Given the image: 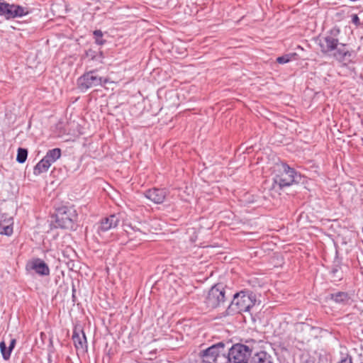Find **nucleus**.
<instances>
[{
    "label": "nucleus",
    "instance_id": "nucleus-1",
    "mask_svg": "<svg viewBox=\"0 0 363 363\" xmlns=\"http://www.w3.org/2000/svg\"><path fill=\"white\" fill-rule=\"evenodd\" d=\"M50 226L55 228L75 230L77 227L78 213L74 206L66 205L59 199L50 202Z\"/></svg>",
    "mask_w": 363,
    "mask_h": 363
},
{
    "label": "nucleus",
    "instance_id": "nucleus-2",
    "mask_svg": "<svg viewBox=\"0 0 363 363\" xmlns=\"http://www.w3.org/2000/svg\"><path fill=\"white\" fill-rule=\"evenodd\" d=\"M340 30L337 27L331 28L325 36L319 38L318 45L320 51L328 55L334 51L333 57L340 62L351 61L354 52L347 48V45L339 42Z\"/></svg>",
    "mask_w": 363,
    "mask_h": 363
},
{
    "label": "nucleus",
    "instance_id": "nucleus-3",
    "mask_svg": "<svg viewBox=\"0 0 363 363\" xmlns=\"http://www.w3.org/2000/svg\"><path fill=\"white\" fill-rule=\"evenodd\" d=\"M256 303V295L250 290L240 291L233 295V300L226 309V314L233 315L237 313L250 312Z\"/></svg>",
    "mask_w": 363,
    "mask_h": 363
},
{
    "label": "nucleus",
    "instance_id": "nucleus-4",
    "mask_svg": "<svg viewBox=\"0 0 363 363\" xmlns=\"http://www.w3.org/2000/svg\"><path fill=\"white\" fill-rule=\"evenodd\" d=\"M229 342L220 341L201 350V363H226Z\"/></svg>",
    "mask_w": 363,
    "mask_h": 363
},
{
    "label": "nucleus",
    "instance_id": "nucleus-5",
    "mask_svg": "<svg viewBox=\"0 0 363 363\" xmlns=\"http://www.w3.org/2000/svg\"><path fill=\"white\" fill-rule=\"evenodd\" d=\"M226 363H250L252 357L253 347L245 344L237 343L228 346Z\"/></svg>",
    "mask_w": 363,
    "mask_h": 363
},
{
    "label": "nucleus",
    "instance_id": "nucleus-6",
    "mask_svg": "<svg viewBox=\"0 0 363 363\" xmlns=\"http://www.w3.org/2000/svg\"><path fill=\"white\" fill-rule=\"evenodd\" d=\"M298 178H300V174L287 164H284L282 172L277 174L273 179L272 188L276 189L278 186L279 189H282L284 187L290 186L293 184L298 182Z\"/></svg>",
    "mask_w": 363,
    "mask_h": 363
},
{
    "label": "nucleus",
    "instance_id": "nucleus-7",
    "mask_svg": "<svg viewBox=\"0 0 363 363\" xmlns=\"http://www.w3.org/2000/svg\"><path fill=\"white\" fill-rule=\"evenodd\" d=\"M226 299L225 288L221 284H217L210 289L204 303L208 308L214 309L223 305Z\"/></svg>",
    "mask_w": 363,
    "mask_h": 363
},
{
    "label": "nucleus",
    "instance_id": "nucleus-8",
    "mask_svg": "<svg viewBox=\"0 0 363 363\" xmlns=\"http://www.w3.org/2000/svg\"><path fill=\"white\" fill-rule=\"evenodd\" d=\"M107 82V79L96 74V69L85 72L77 79L78 88L82 91H86L93 86L102 85Z\"/></svg>",
    "mask_w": 363,
    "mask_h": 363
},
{
    "label": "nucleus",
    "instance_id": "nucleus-9",
    "mask_svg": "<svg viewBox=\"0 0 363 363\" xmlns=\"http://www.w3.org/2000/svg\"><path fill=\"white\" fill-rule=\"evenodd\" d=\"M27 13L26 8L21 6L0 2V16H4L8 19L22 17Z\"/></svg>",
    "mask_w": 363,
    "mask_h": 363
},
{
    "label": "nucleus",
    "instance_id": "nucleus-10",
    "mask_svg": "<svg viewBox=\"0 0 363 363\" xmlns=\"http://www.w3.org/2000/svg\"><path fill=\"white\" fill-rule=\"evenodd\" d=\"M75 125L74 121L60 120L55 125L50 127L51 136L60 138L65 135H74L72 128Z\"/></svg>",
    "mask_w": 363,
    "mask_h": 363
},
{
    "label": "nucleus",
    "instance_id": "nucleus-11",
    "mask_svg": "<svg viewBox=\"0 0 363 363\" xmlns=\"http://www.w3.org/2000/svg\"><path fill=\"white\" fill-rule=\"evenodd\" d=\"M104 59V52L99 49L93 48L85 50L84 53L81 56V60L88 63L103 64Z\"/></svg>",
    "mask_w": 363,
    "mask_h": 363
},
{
    "label": "nucleus",
    "instance_id": "nucleus-12",
    "mask_svg": "<svg viewBox=\"0 0 363 363\" xmlns=\"http://www.w3.org/2000/svg\"><path fill=\"white\" fill-rule=\"evenodd\" d=\"M72 339L77 352L84 353L87 351L86 337L82 329L75 328L73 330Z\"/></svg>",
    "mask_w": 363,
    "mask_h": 363
},
{
    "label": "nucleus",
    "instance_id": "nucleus-13",
    "mask_svg": "<svg viewBox=\"0 0 363 363\" xmlns=\"http://www.w3.org/2000/svg\"><path fill=\"white\" fill-rule=\"evenodd\" d=\"M120 220V214H111L109 216L102 218L98 228L99 233L106 232L112 228H116Z\"/></svg>",
    "mask_w": 363,
    "mask_h": 363
},
{
    "label": "nucleus",
    "instance_id": "nucleus-14",
    "mask_svg": "<svg viewBox=\"0 0 363 363\" xmlns=\"http://www.w3.org/2000/svg\"><path fill=\"white\" fill-rule=\"evenodd\" d=\"M144 195L155 203L160 204L164 202L167 195V191L166 189L152 188L146 190Z\"/></svg>",
    "mask_w": 363,
    "mask_h": 363
},
{
    "label": "nucleus",
    "instance_id": "nucleus-15",
    "mask_svg": "<svg viewBox=\"0 0 363 363\" xmlns=\"http://www.w3.org/2000/svg\"><path fill=\"white\" fill-rule=\"evenodd\" d=\"M13 219L6 213L0 214V235L10 236L13 231Z\"/></svg>",
    "mask_w": 363,
    "mask_h": 363
},
{
    "label": "nucleus",
    "instance_id": "nucleus-16",
    "mask_svg": "<svg viewBox=\"0 0 363 363\" xmlns=\"http://www.w3.org/2000/svg\"><path fill=\"white\" fill-rule=\"evenodd\" d=\"M330 300L343 306L351 304L352 300L351 296L345 291H337L329 295Z\"/></svg>",
    "mask_w": 363,
    "mask_h": 363
},
{
    "label": "nucleus",
    "instance_id": "nucleus-17",
    "mask_svg": "<svg viewBox=\"0 0 363 363\" xmlns=\"http://www.w3.org/2000/svg\"><path fill=\"white\" fill-rule=\"evenodd\" d=\"M27 270H33L36 273L43 275L45 274V263L39 258L32 259L26 264Z\"/></svg>",
    "mask_w": 363,
    "mask_h": 363
},
{
    "label": "nucleus",
    "instance_id": "nucleus-18",
    "mask_svg": "<svg viewBox=\"0 0 363 363\" xmlns=\"http://www.w3.org/2000/svg\"><path fill=\"white\" fill-rule=\"evenodd\" d=\"M250 363H274V358L265 351L255 353Z\"/></svg>",
    "mask_w": 363,
    "mask_h": 363
},
{
    "label": "nucleus",
    "instance_id": "nucleus-19",
    "mask_svg": "<svg viewBox=\"0 0 363 363\" xmlns=\"http://www.w3.org/2000/svg\"><path fill=\"white\" fill-rule=\"evenodd\" d=\"M342 264L339 259L333 262L331 267L330 274L335 281H340L342 279Z\"/></svg>",
    "mask_w": 363,
    "mask_h": 363
},
{
    "label": "nucleus",
    "instance_id": "nucleus-20",
    "mask_svg": "<svg viewBox=\"0 0 363 363\" xmlns=\"http://www.w3.org/2000/svg\"><path fill=\"white\" fill-rule=\"evenodd\" d=\"M61 156V150L58 147L50 150L47 152V169L52 163L55 162Z\"/></svg>",
    "mask_w": 363,
    "mask_h": 363
},
{
    "label": "nucleus",
    "instance_id": "nucleus-21",
    "mask_svg": "<svg viewBox=\"0 0 363 363\" xmlns=\"http://www.w3.org/2000/svg\"><path fill=\"white\" fill-rule=\"evenodd\" d=\"M28 157V150L25 148L19 147L18 149L16 161L21 164L24 163Z\"/></svg>",
    "mask_w": 363,
    "mask_h": 363
},
{
    "label": "nucleus",
    "instance_id": "nucleus-22",
    "mask_svg": "<svg viewBox=\"0 0 363 363\" xmlns=\"http://www.w3.org/2000/svg\"><path fill=\"white\" fill-rule=\"evenodd\" d=\"M45 157H43L40 162L35 166L33 173L35 175H38L45 172Z\"/></svg>",
    "mask_w": 363,
    "mask_h": 363
},
{
    "label": "nucleus",
    "instance_id": "nucleus-23",
    "mask_svg": "<svg viewBox=\"0 0 363 363\" xmlns=\"http://www.w3.org/2000/svg\"><path fill=\"white\" fill-rule=\"evenodd\" d=\"M0 350L2 354V357L4 360H9L11 357V352L7 348L6 345L4 341H1L0 342Z\"/></svg>",
    "mask_w": 363,
    "mask_h": 363
},
{
    "label": "nucleus",
    "instance_id": "nucleus-24",
    "mask_svg": "<svg viewBox=\"0 0 363 363\" xmlns=\"http://www.w3.org/2000/svg\"><path fill=\"white\" fill-rule=\"evenodd\" d=\"M93 34L97 45H101L105 43L106 40L103 39V33L101 30H95Z\"/></svg>",
    "mask_w": 363,
    "mask_h": 363
},
{
    "label": "nucleus",
    "instance_id": "nucleus-25",
    "mask_svg": "<svg viewBox=\"0 0 363 363\" xmlns=\"http://www.w3.org/2000/svg\"><path fill=\"white\" fill-rule=\"evenodd\" d=\"M294 55H296L295 53L284 55L282 56L278 57L277 58V62L279 64L287 63L292 60V58L294 57Z\"/></svg>",
    "mask_w": 363,
    "mask_h": 363
},
{
    "label": "nucleus",
    "instance_id": "nucleus-26",
    "mask_svg": "<svg viewBox=\"0 0 363 363\" xmlns=\"http://www.w3.org/2000/svg\"><path fill=\"white\" fill-rule=\"evenodd\" d=\"M50 248H48L47 247V250H46L47 253L50 252V255L52 257H53L54 258L56 257L57 254H58V252H57V244L51 242L50 244Z\"/></svg>",
    "mask_w": 363,
    "mask_h": 363
},
{
    "label": "nucleus",
    "instance_id": "nucleus-27",
    "mask_svg": "<svg viewBox=\"0 0 363 363\" xmlns=\"http://www.w3.org/2000/svg\"><path fill=\"white\" fill-rule=\"evenodd\" d=\"M352 23H354L356 27H358L360 26V19L358 17L357 14H352Z\"/></svg>",
    "mask_w": 363,
    "mask_h": 363
},
{
    "label": "nucleus",
    "instance_id": "nucleus-28",
    "mask_svg": "<svg viewBox=\"0 0 363 363\" xmlns=\"http://www.w3.org/2000/svg\"><path fill=\"white\" fill-rule=\"evenodd\" d=\"M337 363H352V358L350 355H347L345 357L341 359Z\"/></svg>",
    "mask_w": 363,
    "mask_h": 363
},
{
    "label": "nucleus",
    "instance_id": "nucleus-29",
    "mask_svg": "<svg viewBox=\"0 0 363 363\" xmlns=\"http://www.w3.org/2000/svg\"><path fill=\"white\" fill-rule=\"evenodd\" d=\"M303 363H315V358L311 356H307L303 360Z\"/></svg>",
    "mask_w": 363,
    "mask_h": 363
},
{
    "label": "nucleus",
    "instance_id": "nucleus-30",
    "mask_svg": "<svg viewBox=\"0 0 363 363\" xmlns=\"http://www.w3.org/2000/svg\"><path fill=\"white\" fill-rule=\"evenodd\" d=\"M16 340L15 339H11V342H10V344H9V346L8 347V349L9 350V351L11 352L13 349L15 347V345H16Z\"/></svg>",
    "mask_w": 363,
    "mask_h": 363
},
{
    "label": "nucleus",
    "instance_id": "nucleus-31",
    "mask_svg": "<svg viewBox=\"0 0 363 363\" xmlns=\"http://www.w3.org/2000/svg\"><path fill=\"white\" fill-rule=\"evenodd\" d=\"M43 335H44L43 332H41V333H40V339H41V341H42L43 342V341H44Z\"/></svg>",
    "mask_w": 363,
    "mask_h": 363
},
{
    "label": "nucleus",
    "instance_id": "nucleus-32",
    "mask_svg": "<svg viewBox=\"0 0 363 363\" xmlns=\"http://www.w3.org/2000/svg\"><path fill=\"white\" fill-rule=\"evenodd\" d=\"M131 228H132L133 230H135V231H138V232H140V230L139 229L136 228L131 227Z\"/></svg>",
    "mask_w": 363,
    "mask_h": 363
},
{
    "label": "nucleus",
    "instance_id": "nucleus-33",
    "mask_svg": "<svg viewBox=\"0 0 363 363\" xmlns=\"http://www.w3.org/2000/svg\"><path fill=\"white\" fill-rule=\"evenodd\" d=\"M50 358H51V357H50V355H49V357H48V363H52V361H51Z\"/></svg>",
    "mask_w": 363,
    "mask_h": 363
},
{
    "label": "nucleus",
    "instance_id": "nucleus-34",
    "mask_svg": "<svg viewBox=\"0 0 363 363\" xmlns=\"http://www.w3.org/2000/svg\"><path fill=\"white\" fill-rule=\"evenodd\" d=\"M46 270H47V275H48L49 274V269H48V266H47Z\"/></svg>",
    "mask_w": 363,
    "mask_h": 363
},
{
    "label": "nucleus",
    "instance_id": "nucleus-35",
    "mask_svg": "<svg viewBox=\"0 0 363 363\" xmlns=\"http://www.w3.org/2000/svg\"><path fill=\"white\" fill-rule=\"evenodd\" d=\"M360 363H363V362H360Z\"/></svg>",
    "mask_w": 363,
    "mask_h": 363
}]
</instances>
